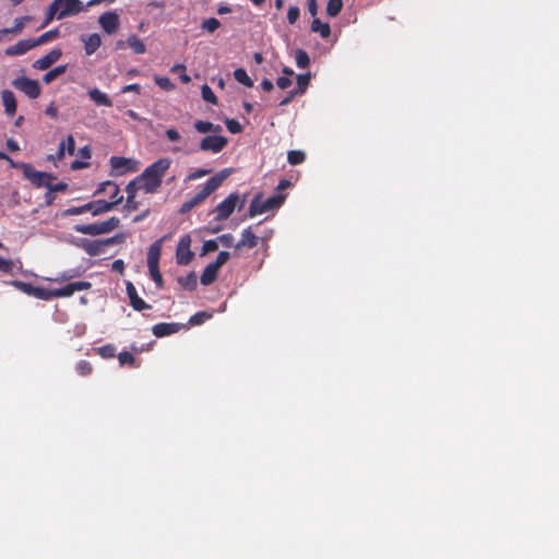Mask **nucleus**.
Returning a JSON list of instances; mask_svg holds the SVG:
<instances>
[{"label": "nucleus", "mask_w": 559, "mask_h": 559, "mask_svg": "<svg viewBox=\"0 0 559 559\" xmlns=\"http://www.w3.org/2000/svg\"><path fill=\"white\" fill-rule=\"evenodd\" d=\"M259 243V237L255 236L251 229V227H247L241 233V239L235 245L236 250H240L241 248L252 249L257 247Z\"/></svg>", "instance_id": "obj_20"}, {"label": "nucleus", "mask_w": 559, "mask_h": 559, "mask_svg": "<svg viewBox=\"0 0 559 559\" xmlns=\"http://www.w3.org/2000/svg\"><path fill=\"white\" fill-rule=\"evenodd\" d=\"M10 285H12L16 289L21 290L22 293L34 297L35 286H33L31 283H25V282L15 280V281H11Z\"/></svg>", "instance_id": "obj_37"}, {"label": "nucleus", "mask_w": 559, "mask_h": 559, "mask_svg": "<svg viewBox=\"0 0 559 559\" xmlns=\"http://www.w3.org/2000/svg\"><path fill=\"white\" fill-rule=\"evenodd\" d=\"M245 203L246 195L240 198L238 193H230L214 209V213L216 214L215 219L219 222L227 219L233 214L236 207L240 210L243 207Z\"/></svg>", "instance_id": "obj_7"}, {"label": "nucleus", "mask_w": 559, "mask_h": 559, "mask_svg": "<svg viewBox=\"0 0 559 559\" xmlns=\"http://www.w3.org/2000/svg\"><path fill=\"white\" fill-rule=\"evenodd\" d=\"M171 160L168 157H162L147 166L144 171L134 179L139 188L144 190L145 193H155L160 188L163 177L169 169Z\"/></svg>", "instance_id": "obj_1"}, {"label": "nucleus", "mask_w": 559, "mask_h": 559, "mask_svg": "<svg viewBox=\"0 0 559 559\" xmlns=\"http://www.w3.org/2000/svg\"><path fill=\"white\" fill-rule=\"evenodd\" d=\"M201 95L205 102L211 103L213 105L217 104V97L214 94L213 90L207 84L202 85Z\"/></svg>", "instance_id": "obj_43"}, {"label": "nucleus", "mask_w": 559, "mask_h": 559, "mask_svg": "<svg viewBox=\"0 0 559 559\" xmlns=\"http://www.w3.org/2000/svg\"><path fill=\"white\" fill-rule=\"evenodd\" d=\"M182 328H183V325L180 323L160 322V323L153 325L152 332L156 337H164V336H168V335L179 332Z\"/></svg>", "instance_id": "obj_19"}, {"label": "nucleus", "mask_w": 559, "mask_h": 559, "mask_svg": "<svg viewBox=\"0 0 559 559\" xmlns=\"http://www.w3.org/2000/svg\"><path fill=\"white\" fill-rule=\"evenodd\" d=\"M47 189H49L53 193L55 192H66L68 190V185L66 182L52 183V181H50L49 185L47 186Z\"/></svg>", "instance_id": "obj_55"}, {"label": "nucleus", "mask_w": 559, "mask_h": 559, "mask_svg": "<svg viewBox=\"0 0 559 559\" xmlns=\"http://www.w3.org/2000/svg\"><path fill=\"white\" fill-rule=\"evenodd\" d=\"M98 23L107 34H114L120 25L119 15L114 11L105 12L99 16Z\"/></svg>", "instance_id": "obj_14"}, {"label": "nucleus", "mask_w": 559, "mask_h": 559, "mask_svg": "<svg viewBox=\"0 0 559 559\" xmlns=\"http://www.w3.org/2000/svg\"><path fill=\"white\" fill-rule=\"evenodd\" d=\"M226 127L227 130L233 134L240 133L242 131L241 124L235 119H227Z\"/></svg>", "instance_id": "obj_51"}, {"label": "nucleus", "mask_w": 559, "mask_h": 559, "mask_svg": "<svg viewBox=\"0 0 559 559\" xmlns=\"http://www.w3.org/2000/svg\"><path fill=\"white\" fill-rule=\"evenodd\" d=\"M230 258V253L227 251H221L216 257V260L212 262L216 267L221 269Z\"/></svg>", "instance_id": "obj_52"}, {"label": "nucleus", "mask_w": 559, "mask_h": 559, "mask_svg": "<svg viewBox=\"0 0 559 559\" xmlns=\"http://www.w3.org/2000/svg\"><path fill=\"white\" fill-rule=\"evenodd\" d=\"M12 85L16 90L23 92L29 98H37L41 92L38 81L26 78V76H20V78L14 79L12 81Z\"/></svg>", "instance_id": "obj_9"}, {"label": "nucleus", "mask_w": 559, "mask_h": 559, "mask_svg": "<svg viewBox=\"0 0 559 559\" xmlns=\"http://www.w3.org/2000/svg\"><path fill=\"white\" fill-rule=\"evenodd\" d=\"M311 31L319 33L322 38H328L331 35V28L328 23L321 22L319 19H314L311 23Z\"/></svg>", "instance_id": "obj_30"}, {"label": "nucleus", "mask_w": 559, "mask_h": 559, "mask_svg": "<svg viewBox=\"0 0 559 559\" xmlns=\"http://www.w3.org/2000/svg\"><path fill=\"white\" fill-rule=\"evenodd\" d=\"M308 11L311 16H316L318 13V2L317 0H307Z\"/></svg>", "instance_id": "obj_62"}, {"label": "nucleus", "mask_w": 559, "mask_h": 559, "mask_svg": "<svg viewBox=\"0 0 559 559\" xmlns=\"http://www.w3.org/2000/svg\"><path fill=\"white\" fill-rule=\"evenodd\" d=\"M107 188L111 189L110 201L98 200L94 201V216L100 215L112 210L116 205L120 204L123 200V197L120 194V188L116 182L105 181L99 185L95 194L106 193Z\"/></svg>", "instance_id": "obj_4"}, {"label": "nucleus", "mask_w": 559, "mask_h": 559, "mask_svg": "<svg viewBox=\"0 0 559 559\" xmlns=\"http://www.w3.org/2000/svg\"><path fill=\"white\" fill-rule=\"evenodd\" d=\"M126 290H127V295H128V298L130 300V305L132 306V308L136 311H143V310H146V309H151L152 306L146 304L139 295H138V292H136V288L135 286L131 283V282H127V285H126Z\"/></svg>", "instance_id": "obj_16"}, {"label": "nucleus", "mask_w": 559, "mask_h": 559, "mask_svg": "<svg viewBox=\"0 0 559 559\" xmlns=\"http://www.w3.org/2000/svg\"><path fill=\"white\" fill-rule=\"evenodd\" d=\"M299 15H300V10L298 7L296 5H292L288 8V11H287V21L289 24H295L297 22V20L299 19Z\"/></svg>", "instance_id": "obj_47"}, {"label": "nucleus", "mask_w": 559, "mask_h": 559, "mask_svg": "<svg viewBox=\"0 0 559 559\" xmlns=\"http://www.w3.org/2000/svg\"><path fill=\"white\" fill-rule=\"evenodd\" d=\"M212 318V313L207 311H199L190 317V325H200Z\"/></svg>", "instance_id": "obj_38"}, {"label": "nucleus", "mask_w": 559, "mask_h": 559, "mask_svg": "<svg viewBox=\"0 0 559 559\" xmlns=\"http://www.w3.org/2000/svg\"><path fill=\"white\" fill-rule=\"evenodd\" d=\"M66 142V150L70 155L74 154L75 151V141L72 134H69Z\"/></svg>", "instance_id": "obj_59"}, {"label": "nucleus", "mask_w": 559, "mask_h": 559, "mask_svg": "<svg viewBox=\"0 0 559 559\" xmlns=\"http://www.w3.org/2000/svg\"><path fill=\"white\" fill-rule=\"evenodd\" d=\"M118 360L121 366L128 365L130 367L135 366V358L134 356L129 352H121L118 355Z\"/></svg>", "instance_id": "obj_46"}, {"label": "nucleus", "mask_w": 559, "mask_h": 559, "mask_svg": "<svg viewBox=\"0 0 559 559\" xmlns=\"http://www.w3.org/2000/svg\"><path fill=\"white\" fill-rule=\"evenodd\" d=\"M59 36V31L57 28L45 32L37 38H33L35 47L49 43L56 39Z\"/></svg>", "instance_id": "obj_34"}, {"label": "nucleus", "mask_w": 559, "mask_h": 559, "mask_svg": "<svg viewBox=\"0 0 559 559\" xmlns=\"http://www.w3.org/2000/svg\"><path fill=\"white\" fill-rule=\"evenodd\" d=\"M75 370L80 376L86 377L93 372V366L87 360H80L75 366Z\"/></svg>", "instance_id": "obj_42"}, {"label": "nucleus", "mask_w": 559, "mask_h": 559, "mask_svg": "<svg viewBox=\"0 0 559 559\" xmlns=\"http://www.w3.org/2000/svg\"><path fill=\"white\" fill-rule=\"evenodd\" d=\"M111 269H112V271L122 274L124 271V262L120 259L115 260L111 264Z\"/></svg>", "instance_id": "obj_61"}, {"label": "nucleus", "mask_w": 559, "mask_h": 559, "mask_svg": "<svg viewBox=\"0 0 559 559\" xmlns=\"http://www.w3.org/2000/svg\"><path fill=\"white\" fill-rule=\"evenodd\" d=\"M1 100L7 115L13 116L16 111V99L14 93L10 90L2 91Z\"/></svg>", "instance_id": "obj_23"}, {"label": "nucleus", "mask_w": 559, "mask_h": 559, "mask_svg": "<svg viewBox=\"0 0 559 559\" xmlns=\"http://www.w3.org/2000/svg\"><path fill=\"white\" fill-rule=\"evenodd\" d=\"M88 96L98 106H112V102L108 95L96 87L88 90Z\"/></svg>", "instance_id": "obj_26"}, {"label": "nucleus", "mask_w": 559, "mask_h": 559, "mask_svg": "<svg viewBox=\"0 0 559 559\" xmlns=\"http://www.w3.org/2000/svg\"><path fill=\"white\" fill-rule=\"evenodd\" d=\"M178 283L186 290H194L197 288V275L194 272H190L188 275L179 277Z\"/></svg>", "instance_id": "obj_29"}, {"label": "nucleus", "mask_w": 559, "mask_h": 559, "mask_svg": "<svg viewBox=\"0 0 559 559\" xmlns=\"http://www.w3.org/2000/svg\"><path fill=\"white\" fill-rule=\"evenodd\" d=\"M119 223L120 219L118 217L112 216L109 219L100 223L78 224L73 227V229L74 231L83 235L98 236L110 233L111 230L116 229L119 226Z\"/></svg>", "instance_id": "obj_6"}, {"label": "nucleus", "mask_w": 559, "mask_h": 559, "mask_svg": "<svg viewBox=\"0 0 559 559\" xmlns=\"http://www.w3.org/2000/svg\"><path fill=\"white\" fill-rule=\"evenodd\" d=\"M211 173V169H203V168H199V169H195L194 171L190 173L186 180L187 181H190V180H195V179H199L201 177H204L206 176L207 174Z\"/></svg>", "instance_id": "obj_53"}, {"label": "nucleus", "mask_w": 559, "mask_h": 559, "mask_svg": "<svg viewBox=\"0 0 559 559\" xmlns=\"http://www.w3.org/2000/svg\"><path fill=\"white\" fill-rule=\"evenodd\" d=\"M92 284L86 281L72 282L64 287L53 289L55 298L70 297L75 292L87 290Z\"/></svg>", "instance_id": "obj_13"}, {"label": "nucleus", "mask_w": 559, "mask_h": 559, "mask_svg": "<svg viewBox=\"0 0 559 559\" xmlns=\"http://www.w3.org/2000/svg\"><path fill=\"white\" fill-rule=\"evenodd\" d=\"M310 73L297 75V88L293 91L296 92L298 95L304 94L310 83Z\"/></svg>", "instance_id": "obj_35"}, {"label": "nucleus", "mask_w": 559, "mask_h": 559, "mask_svg": "<svg viewBox=\"0 0 559 559\" xmlns=\"http://www.w3.org/2000/svg\"><path fill=\"white\" fill-rule=\"evenodd\" d=\"M81 39L84 43V49L87 56H92L93 53H95L102 45V38L96 33L87 36H82Z\"/></svg>", "instance_id": "obj_22"}, {"label": "nucleus", "mask_w": 559, "mask_h": 559, "mask_svg": "<svg viewBox=\"0 0 559 559\" xmlns=\"http://www.w3.org/2000/svg\"><path fill=\"white\" fill-rule=\"evenodd\" d=\"M217 242H221L224 247H235L234 245V236L231 234H224L217 237Z\"/></svg>", "instance_id": "obj_54"}, {"label": "nucleus", "mask_w": 559, "mask_h": 559, "mask_svg": "<svg viewBox=\"0 0 559 559\" xmlns=\"http://www.w3.org/2000/svg\"><path fill=\"white\" fill-rule=\"evenodd\" d=\"M96 350L98 355L105 359L112 358L116 355V347L111 344L103 345L98 347Z\"/></svg>", "instance_id": "obj_44"}, {"label": "nucleus", "mask_w": 559, "mask_h": 559, "mask_svg": "<svg viewBox=\"0 0 559 559\" xmlns=\"http://www.w3.org/2000/svg\"><path fill=\"white\" fill-rule=\"evenodd\" d=\"M67 69H68L67 64H60L58 67H55L53 69L49 70L47 73L44 74L43 81L46 84H49L53 80H56L58 76L64 74L67 72Z\"/></svg>", "instance_id": "obj_31"}, {"label": "nucleus", "mask_w": 559, "mask_h": 559, "mask_svg": "<svg viewBox=\"0 0 559 559\" xmlns=\"http://www.w3.org/2000/svg\"><path fill=\"white\" fill-rule=\"evenodd\" d=\"M284 200L285 195L283 194H275L263 200L262 194L259 193L254 195L250 203L248 216L254 217L267 211L278 209L283 204Z\"/></svg>", "instance_id": "obj_5"}, {"label": "nucleus", "mask_w": 559, "mask_h": 559, "mask_svg": "<svg viewBox=\"0 0 559 559\" xmlns=\"http://www.w3.org/2000/svg\"><path fill=\"white\" fill-rule=\"evenodd\" d=\"M343 8V0H329L326 4V14L335 17L340 14Z\"/></svg>", "instance_id": "obj_36"}, {"label": "nucleus", "mask_w": 559, "mask_h": 559, "mask_svg": "<svg viewBox=\"0 0 559 559\" xmlns=\"http://www.w3.org/2000/svg\"><path fill=\"white\" fill-rule=\"evenodd\" d=\"M34 297L46 301L51 300L55 298L53 289L35 286Z\"/></svg>", "instance_id": "obj_41"}, {"label": "nucleus", "mask_w": 559, "mask_h": 559, "mask_svg": "<svg viewBox=\"0 0 559 559\" xmlns=\"http://www.w3.org/2000/svg\"><path fill=\"white\" fill-rule=\"evenodd\" d=\"M234 78L237 82H239L240 84H242L247 87L253 86L252 79L248 75L247 71L243 68L236 69L234 71Z\"/></svg>", "instance_id": "obj_33"}, {"label": "nucleus", "mask_w": 559, "mask_h": 559, "mask_svg": "<svg viewBox=\"0 0 559 559\" xmlns=\"http://www.w3.org/2000/svg\"><path fill=\"white\" fill-rule=\"evenodd\" d=\"M14 262L10 259H4L0 257V271L5 274H11L13 272Z\"/></svg>", "instance_id": "obj_49"}, {"label": "nucleus", "mask_w": 559, "mask_h": 559, "mask_svg": "<svg viewBox=\"0 0 559 559\" xmlns=\"http://www.w3.org/2000/svg\"><path fill=\"white\" fill-rule=\"evenodd\" d=\"M201 26L204 31L213 33L221 26V22L216 17H210L204 20Z\"/></svg>", "instance_id": "obj_45"}, {"label": "nucleus", "mask_w": 559, "mask_h": 559, "mask_svg": "<svg viewBox=\"0 0 559 559\" xmlns=\"http://www.w3.org/2000/svg\"><path fill=\"white\" fill-rule=\"evenodd\" d=\"M218 271H219V269L216 267L214 264H212V263L207 264L201 274V277H200L201 284L204 286H209V285L213 284L217 278Z\"/></svg>", "instance_id": "obj_25"}, {"label": "nucleus", "mask_w": 559, "mask_h": 559, "mask_svg": "<svg viewBox=\"0 0 559 559\" xmlns=\"http://www.w3.org/2000/svg\"><path fill=\"white\" fill-rule=\"evenodd\" d=\"M32 21V16L24 15L21 17H16L14 20V25L12 27H7L0 29V41H3L5 39V36L11 34L13 36L20 35L25 26Z\"/></svg>", "instance_id": "obj_17"}, {"label": "nucleus", "mask_w": 559, "mask_h": 559, "mask_svg": "<svg viewBox=\"0 0 559 559\" xmlns=\"http://www.w3.org/2000/svg\"><path fill=\"white\" fill-rule=\"evenodd\" d=\"M155 83L163 90L170 91L174 88V84L170 79L166 76H155Z\"/></svg>", "instance_id": "obj_48"}, {"label": "nucleus", "mask_w": 559, "mask_h": 559, "mask_svg": "<svg viewBox=\"0 0 559 559\" xmlns=\"http://www.w3.org/2000/svg\"><path fill=\"white\" fill-rule=\"evenodd\" d=\"M227 139L223 135H207L200 142V150L204 152L219 153L227 145Z\"/></svg>", "instance_id": "obj_12"}, {"label": "nucleus", "mask_w": 559, "mask_h": 559, "mask_svg": "<svg viewBox=\"0 0 559 559\" xmlns=\"http://www.w3.org/2000/svg\"><path fill=\"white\" fill-rule=\"evenodd\" d=\"M85 10L81 0H53L48 7L47 16L43 26L52 21L53 17L62 20L67 16L76 15Z\"/></svg>", "instance_id": "obj_3"}, {"label": "nucleus", "mask_w": 559, "mask_h": 559, "mask_svg": "<svg viewBox=\"0 0 559 559\" xmlns=\"http://www.w3.org/2000/svg\"><path fill=\"white\" fill-rule=\"evenodd\" d=\"M7 162L9 163L10 167L21 169L23 175L25 174L26 169H28L29 165L23 162H15L10 156H8Z\"/></svg>", "instance_id": "obj_56"}, {"label": "nucleus", "mask_w": 559, "mask_h": 559, "mask_svg": "<svg viewBox=\"0 0 559 559\" xmlns=\"http://www.w3.org/2000/svg\"><path fill=\"white\" fill-rule=\"evenodd\" d=\"M110 166L116 176L123 175L128 171H132L131 159L126 157L112 156L110 158Z\"/></svg>", "instance_id": "obj_21"}, {"label": "nucleus", "mask_w": 559, "mask_h": 559, "mask_svg": "<svg viewBox=\"0 0 559 559\" xmlns=\"http://www.w3.org/2000/svg\"><path fill=\"white\" fill-rule=\"evenodd\" d=\"M292 80L288 76H280L277 80H276V85L281 88V90H286L288 88L290 85H292Z\"/></svg>", "instance_id": "obj_58"}, {"label": "nucleus", "mask_w": 559, "mask_h": 559, "mask_svg": "<svg viewBox=\"0 0 559 559\" xmlns=\"http://www.w3.org/2000/svg\"><path fill=\"white\" fill-rule=\"evenodd\" d=\"M296 64L300 69H306L310 63L308 53L302 49H297L295 55Z\"/></svg>", "instance_id": "obj_39"}, {"label": "nucleus", "mask_w": 559, "mask_h": 559, "mask_svg": "<svg viewBox=\"0 0 559 559\" xmlns=\"http://www.w3.org/2000/svg\"><path fill=\"white\" fill-rule=\"evenodd\" d=\"M228 173L226 170H222L211 177L202 187V189L195 193L192 198L185 201L179 210L180 214H187L192 211L194 207L201 205L214 191H216L223 181L227 178Z\"/></svg>", "instance_id": "obj_2"}, {"label": "nucleus", "mask_w": 559, "mask_h": 559, "mask_svg": "<svg viewBox=\"0 0 559 559\" xmlns=\"http://www.w3.org/2000/svg\"><path fill=\"white\" fill-rule=\"evenodd\" d=\"M121 92L122 93L134 92L136 94H140L141 86L138 83L129 84V85L123 86Z\"/></svg>", "instance_id": "obj_60"}, {"label": "nucleus", "mask_w": 559, "mask_h": 559, "mask_svg": "<svg viewBox=\"0 0 559 559\" xmlns=\"http://www.w3.org/2000/svg\"><path fill=\"white\" fill-rule=\"evenodd\" d=\"M218 249V242L216 239H210L203 242L202 254L216 251Z\"/></svg>", "instance_id": "obj_50"}, {"label": "nucleus", "mask_w": 559, "mask_h": 559, "mask_svg": "<svg viewBox=\"0 0 559 559\" xmlns=\"http://www.w3.org/2000/svg\"><path fill=\"white\" fill-rule=\"evenodd\" d=\"M33 48H35L33 38L21 39L16 44L5 48L4 53L9 57L22 56Z\"/></svg>", "instance_id": "obj_18"}, {"label": "nucleus", "mask_w": 559, "mask_h": 559, "mask_svg": "<svg viewBox=\"0 0 559 559\" xmlns=\"http://www.w3.org/2000/svg\"><path fill=\"white\" fill-rule=\"evenodd\" d=\"M5 146L10 152L20 151V145L14 139H8L5 142Z\"/></svg>", "instance_id": "obj_63"}, {"label": "nucleus", "mask_w": 559, "mask_h": 559, "mask_svg": "<svg viewBox=\"0 0 559 559\" xmlns=\"http://www.w3.org/2000/svg\"><path fill=\"white\" fill-rule=\"evenodd\" d=\"M139 186L136 183V181L132 180L130 181L127 187H126V192H127V203H126V209L128 211H135L138 209V202L134 200L135 198V194H136V191L139 190Z\"/></svg>", "instance_id": "obj_24"}, {"label": "nucleus", "mask_w": 559, "mask_h": 559, "mask_svg": "<svg viewBox=\"0 0 559 559\" xmlns=\"http://www.w3.org/2000/svg\"><path fill=\"white\" fill-rule=\"evenodd\" d=\"M45 114L51 118L58 117V108L51 103L45 110Z\"/></svg>", "instance_id": "obj_64"}, {"label": "nucleus", "mask_w": 559, "mask_h": 559, "mask_svg": "<svg viewBox=\"0 0 559 559\" xmlns=\"http://www.w3.org/2000/svg\"><path fill=\"white\" fill-rule=\"evenodd\" d=\"M194 129L200 133L221 132L222 131V127L219 124H214L210 121H203V120L195 121Z\"/></svg>", "instance_id": "obj_28"}, {"label": "nucleus", "mask_w": 559, "mask_h": 559, "mask_svg": "<svg viewBox=\"0 0 559 559\" xmlns=\"http://www.w3.org/2000/svg\"><path fill=\"white\" fill-rule=\"evenodd\" d=\"M191 238L189 235H185L180 238L177 250L176 260L179 265H187L193 259V252L190 250Z\"/></svg>", "instance_id": "obj_11"}, {"label": "nucleus", "mask_w": 559, "mask_h": 559, "mask_svg": "<svg viewBox=\"0 0 559 559\" xmlns=\"http://www.w3.org/2000/svg\"><path fill=\"white\" fill-rule=\"evenodd\" d=\"M306 159V154L302 151H289L287 154V160L290 165H299Z\"/></svg>", "instance_id": "obj_40"}, {"label": "nucleus", "mask_w": 559, "mask_h": 559, "mask_svg": "<svg viewBox=\"0 0 559 559\" xmlns=\"http://www.w3.org/2000/svg\"><path fill=\"white\" fill-rule=\"evenodd\" d=\"M127 44L136 55H142L146 51L145 44L136 35L129 36Z\"/></svg>", "instance_id": "obj_32"}, {"label": "nucleus", "mask_w": 559, "mask_h": 559, "mask_svg": "<svg viewBox=\"0 0 559 559\" xmlns=\"http://www.w3.org/2000/svg\"><path fill=\"white\" fill-rule=\"evenodd\" d=\"M166 136L170 142H178L181 140L180 133L175 128L167 129Z\"/></svg>", "instance_id": "obj_57"}, {"label": "nucleus", "mask_w": 559, "mask_h": 559, "mask_svg": "<svg viewBox=\"0 0 559 559\" xmlns=\"http://www.w3.org/2000/svg\"><path fill=\"white\" fill-rule=\"evenodd\" d=\"M81 247L85 250V252L90 255H98L104 251L105 242L99 240H83Z\"/></svg>", "instance_id": "obj_27"}, {"label": "nucleus", "mask_w": 559, "mask_h": 559, "mask_svg": "<svg viewBox=\"0 0 559 559\" xmlns=\"http://www.w3.org/2000/svg\"><path fill=\"white\" fill-rule=\"evenodd\" d=\"M24 178L37 188H47L49 182L56 179V176L49 173L38 171L29 164L28 169H26L24 174Z\"/></svg>", "instance_id": "obj_10"}, {"label": "nucleus", "mask_w": 559, "mask_h": 559, "mask_svg": "<svg viewBox=\"0 0 559 559\" xmlns=\"http://www.w3.org/2000/svg\"><path fill=\"white\" fill-rule=\"evenodd\" d=\"M162 240L155 241L148 249L147 252V266L151 278L155 282L158 288L164 286L163 276L159 272V258H160V246Z\"/></svg>", "instance_id": "obj_8"}, {"label": "nucleus", "mask_w": 559, "mask_h": 559, "mask_svg": "<svg viewBox=\"0 0 559 559\" xmlns=\"http://www.w3.org/2000/svg\"><path fill=\"white\" fill-rule=\"evenodd\" d=\"M62 56V51L60 48H55L50 50L47 55L43 56L41 58L37 59L33 63V68L36 70H47L50 68L55 62H57L60 57Z\"/></svg>", "instance_id": "obj_15"}]
</instances>
